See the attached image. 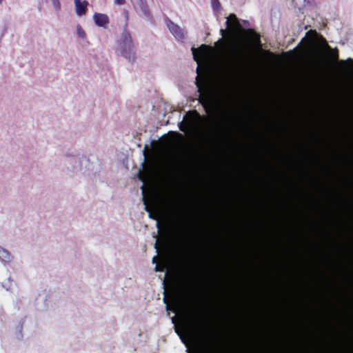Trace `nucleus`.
<instances>
[{
    "label": "nucleus",
    "instance_id": "15",
    "mask_svg": "<svg viewBox=\"0 0 353 353\" xmlns=\"http://www.w3.org/2000/svg\"><path fill=\"white\" fill-rule=\"evenodd\" d=\"M163 301L164 303L166 305V310H170V299L167 296L165 292H164Z\"/></svg>",
    "mask_w": 353,
    "mask_h": 353
},
{
    "label": "nucleus",
    "instance_id": "13",
    "mask_svg": "<svg viewBox=\"0 0 353 353\" xmlns=\"http://www.w3.org/2000/svg\"><path fill=\"white\" fill-rule=\"evenodd\" d=\"M208 336H209L208 335ZM206 352L205 353H219V352L217 350V349L215 347L214 345H212L211 340H210V338L208 337L206 340Z\"/></svg>",
    "mask_w": 353,
    "mask_h": 353
},
{
    "label": "nucleus",
    "instance_id": "8",
    "mask_svg": "<svg viewBox=\"0 0 353 353\" xmlns=\"http://www.w3.org/2000/svg\"><path fill=\"white\" fill-rule=\"evenodd\" d=\"M137 5H138L139 9L140 10V11L142 13V17L145 19H146L149 21H152V14H151L150 10L149 8V6L147 3V1L145 0L143 1H141L140 3H137Z\"/></svg>",
    "mask_w": 353,
    "mask_h": 353
},
{
    "label": "nucleus",
    "instance_id": "12",
    "mask_svg": "<svg viewBox=\"0 0 353 353\" xmlns=\"http://www.w3.org/2000/svg\"><path fill=\"white\" fill-rule=\"evenodd\" d=\"M227 28L234 30L239 26L238 19L234 14H230L225 21Z\"/></svg>",
    "mask_w": 353,
    "mask_h": 353
},
{
    "label": "nucleus",
    "instance_id": "6",
    "mask_svg": "<svg viewBox=\"0 0 353 353\" xmlns=\"http://www.w3.org/2000/svg\"><path fill=\"white\" fill-rule=\"evenodd\" d=\"M196 118L185 114L183 117V120L179 123V128L181 131L185 132L188 128H194L196 123V119L200 117V115L195 112Z\"/></svg>",
    "mask_w": 353,
    "mask_h": 353
},
{
    "label": "nucleus",
    "instance_id": "4",
    "mask_svg": "<svg viewBox=\"0 0 353 353\" xmlns=\"http://www.w3.org/2000/svg\"><path fill=\"white\" fill-rule=\"evenodd\" d=\"M234 50L232 49H221L220 53L228 61L234 63H242L245 59V53L242 49Z\"/></svg>",
    "mask_w": 353,
    "mask_h": 353
},
{
    "label": "nucleus",
    "instance_id": "24",
    "mask_svg": "<svg viewBox=\"0 0 353 353\" xmlns=\"http://www.w3.org/2000/svg\"><path fill=\"white\" fill-rule=\"evenodd\" d=\"M323 42H324V43H325V47L327 49L330 50V49H331V48L327 45V43L326 41H325L324 39H323Z\"/></svg>",
    "mask_w": 353,
    "mask_h": 353
},
{
    "label": "nucleus",
    "instance_id": "33",
    "mask_svg": "<svg viewBox=\"0 0 353 353\" xmlns=\"http://www.w3.org/2000/svg\"><path fill=\"white\" fill-rule=\"evenodd\" d=\"M196 70H197V72L199 70V66H197Z\"/></svg>",
    "mask_w": 353,
    "mask_h": 353
},
{
    "label": "nucleus",
    "instance_id": "32",
    "mask_svg": "<svg viewBox=\"0 0 353 353\" xmlns=\"http://www.w3.org/2000/svg\"><path fill=\"white\" fill-rule=\"evenodd\" d=\"M201 319L200 320H198V321H199V323H201V322L203 323V321H201Z\"/></svg>",
    "mask_w": 353,
    "mask_h": 353
},
{
    "label": "nucleus",
    "instance_id": "9",
    "mask_svg": "<svg viewBox=\"0 0 353 353\" xmlns=\"http://www.w3.org/2000/svg\"><path fill=\"white\" fill-rule=\"evenodd\" d=\"M93 19L97 26L105 28L109 23L108 15L101 13L95 12L93 15Z\"/></svg>",
    "mask_w": 353,
    "mask_h": 353
},
{
    "label": "nucleus",
    "instance_id": "1",
    "mask_svg": "<svg viewBox=\"0 0 353 353\" xmlns=\"http://www.w3.org/2000/svg\"><path fill=\"white\" fill-rule=\"evenodd\" d=\"M149 217L157 221V227L161 230V220L168 222L176 214L172 201H283V200H142Z\"/></svg>",
    "mask_w": 353,
    "mask_h": 353
},
{
    "label": "nucleus",
    "instance_id": "20",
    "mask_svg": "<svg viewBox=\"0 0 353 353\" xmlns=\"http://www.w3.org/2000/svg\"><path fill=\"white\" fill-rule=\"evenodd\" d=\"M114 3L121 6L125 3V0H114Z\"/></svg>",
    "mask_w": 353,
    "mask_h": 353
},
{
    "label": "nucleus",
    "instance_id": "26",
    "mask_svg": "<svg viewBox=\"0 0 353 353\" xmlns=\"http://www.w3.org/2000/svg\"><path fill=\"white\" fill-rule=\"evenodd\" d=\"M188 332H189L190 334L192 337H193V336H194V334L193 331H192L191 329H189V330H188Z\"/></svg>",
    "mask_w": 353,
    "mask_h": 353
},
{
    "label": "nucleus",
    "instance_id": "11",
    "mask_svg": "<svg viewBox=\"0 0 353 353\" xmlns=\"http://www.w3.org/2000/svg\"><path fill=\"white\" fill-rule=\"evenodd\" d=\"M77 14L83 16L85 14L88 3L86 1L83 2L81 0H74Z\"/></svg>",
    "mask_w": 353,
    "mask_h": 353
},
{
    "label": "nucleus",
    "instance_id": "27",
    "mask_svg": "<svg viewBox=\"0 0 353 353\" xmlns=\"http://www.w3.org/2000/svg\"><path fill=\"white\" fill-rule=\"evenodd\" d=\"M223 43V41L222 39H220L215 43V45L217 46L218 44Z\"/></svg>",
    "mask_w": 353,
    "mask_h": 353
},
{
    "label": "nucleus",
    "instance_id": "21",
    "mask_svg": "<svg viewBox=\"0 0 353 353\" xmlns=\"http://www.w3.org/2000/svg\"><path fill=\"white\" fill-rule=\"evenodd\" d=\"M194 320H196V321H198V320H200V319H201V316H200V315H199V313H198V312H196V313H195V314H194Z\"/></svg>",
    "mask_w": 353,
    "mask_h": 353
},
{
    "label": "nucleus",
    "instance_id": "2",
    "mask_svg": "<svg viewBox=\"0 0 353 353\" xmlns=\"http://www.w3.org/2000/svg\"><path fill=\"white\" fill-rule=\"evenodd\" d=\"M64 163L65 174L71 177L83 176L92 179L101 171L100 164L97 161H92L85 155L65 153Z\"/></svg>",
    "mask_w": 353,
    "mask_h": 353
},
{
    "label": "nucleus",
    "instance_id": "14",
    "mask_svg": "<svg viewBox=\"0 0 353 353\" xmlns=\"http://www.w3.org/2000/svg\"><path fill=\"white\" fill-rule=\"evenodd\" d=\"M77 34L82 39H86L87 38L86 32L79 24L77 26Z\"/></svg>",
    "mask_w": 353,
    "mask_h": 353
},
{
    "label": "nucleus",
    "instance_id": "5",
    "mask_svg": "<svg viewBox=\"0 0 353 353\" xmlns=\"http://www.w3.org/2000/svg\"><path fill=\"white\" fill-rule=\"evenodd\" d=\"M165 23L170 32L178 41H185L186 32L183 28L168 18L165 19Z\"/></svg>",
    "mask_w": 353,
    "mask_h": 353
},
{
    "label": "nucleus",
    "instance_id": "7",
    "mask_svg": "<svg viewBox=\"0 0 353 353\" xmlns=\"http://www.w3.org/2000/svg\"><path fill=\"white\" fill-rule=\"evenodd\" d=\"M142 199H282V197H147L142 190Z\"/></svg>",
    "mask_w": 353,
    "mask_h": 353
},
{
    "label": "nucleus",
    "instance_id": "29",
    "mask_svg": "<svg viewBox=\"0 0 353 353\" xmlns=\"http://www.w3.org/2000/svg\"><path fill=\"white\" fill-rule=\"evenodd\" d=\"M347 61L348 62H353V59H351V58H348V59H347Z\"/></svg>",
    "mask_w": 353,
    "mask_h": 353
},
{
    "label": "nucleus",
    "instance_id": "23",
    "mask_svg": "<svg viewBox=\"0 0 353 353\" xmlns=\"http://www.w3.org/2000/svg\"><path fill=\"white\" fill-rule=\"evenodd\" d=\"M334 59L337 60L338 58H339V54H338V50L336 49V52L334 54Z\"/></svg>",
    "mask_w": 353,
    "mask_h": 353
},
{
    "label": "nucleus",
    "instance_id": "28",
    "mask_svg": "<svg viewBox=\"0 0 353 353\" xmlns=\"http://www.w3.org/2000/svg\"><path fill=\"white\" fill-rule=\"evenodd\" d=\"M155 248L158 250H159V245H158V242L157 241L156 243H155Z\"/></svg>",
    "mask_w": 353,
    "mask_h": 353
},
{
    "label": "nucleus",
    "instance_id": "25",
    "mask_svg": "<svg viewBox=\"0 0 353 353\" xmlns=\"http://www.w3.org/2000/svg\"><path fill=\"white\" fill-rule=\"evenodd\" d=\"M155 270L157 272H158V271H162L163 270H162V268H160V266L159 265H157L155 267Z\"/></svg>",
    "mask_w": 353,
    "mask_h": 353
},
{
    "label": "nucleus",
    "instance_id": "3",
    "mask_svg": "<svg viewBox=\"0 0 353 353\" xmlns=\"http://www.w3.org/2000/svg\"><path fill=\"white\" fill-rule=\"evenodd\" d=\"M127 26L126 23L117 41L115 52L117 55L123 57L130 63H133L137 59V51L131 33L127 29Z\"/></svg>",
    "mask_w": 353,
    "mask_h": 353
},
{
    "label": "nucleus",
    "instance_id": "16",
    "mask_svg": "<svg viewBox=\"0 0 353 353\" xmlns=\"http://www.w3.org/2000/svg\"><path fill=\"white\" fill-rule=\"evenodd\" d=\"M312 60L313 61L316 63V64H319L321 61V55L319 52H315L313 55H312Z\"/></svg>",
    "mask_w": 353,
    "mask_h": 353
},
{
    "label": "nucleus",
    "instance_id": "10",
    "mask_svg": "<svg viewBox=\"0 0 353 353\" xmlns=\"http://www.w3.org/2000/svg\"><path fill=\"white\" fill-rule=\"evenodd\" d=\"M180 217H181V219L183 221V223L185 225L186 229H188L187 231L188 232V239L192 240V234L190 233V230L191 220L192 218V214L189 212H183V213L180 214Z\"/></svg>",
    "mask_w": 353,
    "mask_h": 353
},
{
    "label": "nucleus",
    "instance_id": "34",
    "mask_svg": "<svg viewBox=\"0 0 353 353\" xmlns=\"http://www.w3.org/2000/svg\"><path fill=\"white\" fill-rule=\"evenodd\" d=\"M3 2V0H0V4Z\"/></svg>",
    "mask_w": 353,
    "mask_h": 353
},
{
    "label": "nucleus",
    "instance_id": "19",
    "mask_svg": "<svg viewBox=\"0 0 353 353\" xmlns=\"http://www.w3.org/2000/svg\"><path fill=\"white\" fill-rule=\"evenodd\" d=\"M192 55H193L194 59L196 62H199V59L197 58L196 54V49L194 48H192Z\"/></svg>",
    "mask_w": 353,
    "mask_h": 353
},
{
    "label": "nucleus",
    "instance_id": "31",
    "mask_svg": "<svg viewBox=\"0 0 353 353\" xmlns=\"http://www.w3.org/2000/svg\"><path fill=\"white\" fill-rule=\"evenodd\" d=\"M156 259H157V256H154V257L153 258V259H152L153 263H154V262H155Z\"/></svg>",
    "mask_w": 353,
    "mask_h": 353
},
{
    "label": "nucleus",
    "instance_id": "30",
    "mask_svg": "<svg viewBox=\"0 0 353 353\" xmlns=\"http://www.w3.org/2000/svg\"><path fill=\"white\" fill-rule=\"evenodd\" d=\"M125 19H126V20H128V12H125Z\"/></svg>",
    "mask_w": 353,
    "mask_h": 353
},
{
    "label": "nucleus",
    "instance_id": "18",
    "mask_svg": "<svg viewBox=\"0 0 353 353\" xmlns=\"http://www.w3.org/2000/svg\"><path fill=\"white\" fill-rule=\"evenodd\" d=\"M211 3L214 10H218L221 6L219 0H211Z\"/></svg>",
    "mask_w": 353,
    "mask_h": 353
},
{
    "label": "nucleus",
    "instance_id": "22",
    "mask_svg": "<svg viewBox=\"0 0 353 353\" xmlns=\"http://www.w3.org/2000/svg\"><path fill=\"white\" fill-rule=\"evenodd\" d=\"M225 33H226V30H224V29H221L220 30V34H221V35L222 37H224Z\"/></svg>",
    "mask_w": 353,
    "mask_h": 353
},
{
    "label": "nucleus",
    "instance_id": "17",
    "mask_svg": "<svg viewBox=\"0 0 353 353\" xmlns=\"http://www.w3.org/2000/svg\"><path fill=\"white\" fill-rule=\"evenodd\" d=\"M52 5L55 10L59 11L61 9L59 0H52Z\"/></svg>",
    "mask_w": 353,
    "mask_h": 353
}]
</instances>
